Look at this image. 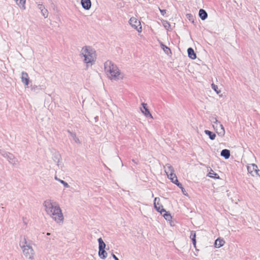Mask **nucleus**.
<instances>
[{"instance_id":"f257e3e1","label":"nucleus","mask_w":260,"mask_h":260,"mask_svg":"<svg viewBox=\"0 0 260 260\" xmlns=\"http://www.w3.org/2000/svg\"><path fill=\"white\" fill-rule=\"evenodd\" d=\"M47 213L57 223H63V216L59 206L51 200H47L43 203Z\"/></svg>"},{"instance_id":"f03ea898","label":"nucleus","mask_w":260,"mask_h":260,"mask_svg":"<svg viewBox=\"0 0 260 260\" xmlns=\"http://www.w3.org/2000/svg\"><path fill=\"white\" fill-rule=\"evenodd\" d=\"M105 70L111 80H117L122 78L117 66L111 61L108 60L105 63Z\"/></svg>"},{"instance_id":"7ed1b4c3","label":"nucleus","mask_w":260,"mask_h":260,"mask_svg":"<svg viewBox=\"0 0 260 260\" xmlns=\"http://www.w3.org/2000/svg\"><path fill=\"white\" fill-rule=\"evenodd\" d=\"M81 55L84 57V61L86 64H92L95 60V52L89 47L85 46L82 48Z\"/></svg>"},{"instance_id":"20e7f679","label":"nucleus","mask_w":260,"mask_h":260,"mask_svg":"<svg viewBox=\"0 0 260 260\" xmlns=\"http://www.w3.org/2000/svg\"><path fill=\"white\" fill-rule=\"evenodd\" d=\"M165 172L168 176V177L171 181L177 185L180 188L183 189L182 185L179 183L177 179L176 174L174 173V170L173 167L170 164H166L165 167Z\"/></svg>"},{"instance_id":"39448f33","label":"nucleus","mask_w":260,"mask_h":260,"mask_svg":"<svg viewBox=\"0 0 260 260\" xmlns=\"http://www.w3.org/2000/svg\"><path fill=\"white\" fill-rule=\"evenodd\" d=\"M154 206L156 211L159 212L167 220H170L171 216L164 209L163 206L160 203L159 198H155L154 200Z\"/></svg>"},{"instance_id":"423d86ee","label":"nucleus","mask_w":260,"mask_h":260,"mask_svg":"<svg viewBox=\"0 0 260 260\" xmlns=\"http://www.w3.org/2000/svg\"><path fill=\"white\" fill-rule=\"evenodd\" d=\"M129 22L131 25L138 32H140L142 31V26L140 20L135 17H132L129 19Z\"/></svg>"},{"instance_id":"0eeeda50","label":"nucleus","mask_w":260,"mask_h":260,"mask_svg":"<svg viewBox=\"0 0 260 260\" xmlns=\"http://www.w3.org/2000/svg\"><path fill=\"white\" fill-rule=\"evenodd\" d=\"M23 254L26 258L31 259L33 257L34 250L31 246L30 245L26 246L22 248Z\"/></svg>"},{"instance_id":"6e6552de","label":"nucleus","mask_w":260,"mask_h":260,"mask_svg":"<svg viewBox=\"0 0 260 260\" xmlns=\"http://www.w3.org/2000/svg\"><path fill=\"white\" fill-rule=\"evenodd\" d=\"M247 171L249 174H250L252 176H255L258 175V169L257 166L254 164H249L247 166Z\"/></svg>"},{"instance_id":"1a4fd4ad","label":"nucleus","mask_w":260,"mask_h":260,"mask_svg":"<svg viewBox=\"0 0 260 260\" xmlns=\"http://www.w3.org/2000/svg\"><path fill=\"white\" fill-rule=\"evenodd\" d=\"M20 78L21 82L25 85V86H27L28 87L29 82V78L28 74L25 72H22Z\"/></svg>"},{"instance_id":"9d476101","label":"nucleus","mask_w":260,"mask_h":260,"mask_svg":"<svg viewBox=\"0 0 260 260\" xmlns=\"http://www.w3.org/2000/svg\"><path fill=\"white\" fill-rule=\"evenodd\" d=\"M143 109H141L142 112L146 116H149L150 118H153V116L149 112V110L147 107V104L145 103H142Z\"/></svg>"},{"instance_id":"9b49d317","label":"nucleus","mask_w":260,"mask_h":260,"mask_svg":"<svg viewBox=\"0 0 260 260\" xmlns=\"http://www.w3.org/2000/svg\"><path fill=\"white\" fill-rule=\"evenodd\" d=\"M81 3L83 8L86 10H89L91 8L90 0H81Z\"/></svg>"},{"instance_id":"f8f14e48","label":"nucleus","mask_w":260,"mask_h":260,"mask_svg":"<svg viewBox=\"0 0 260 260\" xmlns=\"http://www.w3.org/2000/svg\"><path fill=\"white\" fill-rule=\"evenodd\" d=\"M7 159L10 164L13 165H16V162L17 161L14 155L11 153L8 154L7 157Z\"/></svg>"},{"instance_id":"ddd939ff","label":"nucleus","mask_w":260,"mask_h":260,"mask_svg":"<svg viewBox=\"0 0 260 260\" xmlns=\"http://www.w3.org/2000/svg\"><path fill=\"white\" fill-rule=\"evenodd\" d=\"M225 243L223 239L217 238L215 241V247L216 248H220Z\"/></svg>"},{"instance_id":"4468645a","label":"nucleus","mask_w":260,"mask_h":260,"mask_svg":"<svg viewBox=\"0 0 260 260\" xmlns=\"http://www.w3.org/2000/svg\"><path fill=\"white\" fill-rule=\"evenodd\" d=\"M188 55V56L192 59H194L196 58V54L194 52V50L191 48H189L187 50Z\"/></svg>"},{"instance_id":"2eb2a0df","label":"nucleus","mask_w":260,"mask_h":260,"mask_svg":"<svg viewBox=\"0 0 260 260\" xmlns=\"http://www.w3.org/2000/svg\"><path fill=\"white\" fill-rule=\"evenodd\" d=\"M207 12L203 9H200L199 11V16L202 20H205L207 17Z\"/></svg>"},{"instance_id":"dca6fc26","label":"nucleus","mask_w":260,"mask_h":260,"mask_svg":"<svg viewBox=\"0 0 260 260\" xmlns=\"http://www.w3.org/2000/svg\"><path fill=\"white\" fill-rule=\"evenodd\" d=\"M221 155L225 159H228L230 156V151L228 149H223L221 152Z\"/></svg>"},{"instance_id":"f3484780","label":"nucleus","mask_w":260,"mask_h":260,"mask_svg":"<svg viewBox=\"0 0 260 260\" xmlns=\"http://www.w3.org/2000/svg\"><path fill=\"white\" fill-rule=\"evenodd\" d=\"M208 176H209V177H211V178H214V179H219V175L212 169L210 170V172L208 174Z\"/></svg>"},{"instance_id":"a211bd4d","label":"nucleus","mask_w":260,"mask_h":260,"mask_svg":"<svg viewBox=\"0 0 260 260\" xmlns=\"http://www.w3.org/2000/svg\"><path fill=\"white\" fill-rule=\"evenodd\" d=\"M19 245L21 248L25 247L26 246L29 245V244H27V242L25 237H23L20 240Z\"/></svg>"},{"instance_id":"6ab92c4d","label":"nucleus","mask_w":260,"mask_h":260,"mask_svg":"<svg viewBox=\"0 0 260 260\" xmlns=\"http://www.w3.org/2000/svg\"><path fill=\"white\" fill-rule=\"evenodd\" d=\"M99 255L101 258L105 259L107 257V253L105 250V249H99Z\"/></svg>"},{"instance_id":"aec40b11","label":"nucleus","mask_w":260,"mask_h":260,"mask_svg":"<svg viewBox=\"0 0 260 260\" xmlns=\"http://www.w3.org/2000/svg\"><path fill=\"white\" fill-rule=\"evenodd\" d=\"M17 4L20 8L24 9L26 0H15Z\"/></svg>"},{"instance_id":"412c9836","label":"nucleus","mask_w":260,"mask_h":260,"mask_svg":"<svg viewBox=\"0 0 260 260\" xmlns=\"http://www.w3.org/2000/svg\"><path fill=\"white\" fill-rule=\"evenodd\" d=\"M205 133L206 134H207V135L209 136V138H210V139L211 140H214L215 137H216V135L211 132V131H208V130H205Z\"/></svg>"},{"instance_id":"4be33fe9","label":"nucleus","mask_w":260,"mask_h":260,"mask_svg":"<svg viewBox=\"0 0 260 260\" xmlns=\"http://www.w3.org/2000/svg\"><path fill=\"white\" fill-rule=\"evenodd\" d=\"M98 241L99 243V249H105L106 247V244L103 241L102 239L101 238H100L98 239Z\"/></svg>"},{"instance_id":"5701e85b","label":"nucleus","mask_w":260,"mask_h":260,"mask_svg":"<svg viewBox=\"0 0 260 260\" xmlns=\"http://www.w3.org/2000/svg\"><path fill=\"white\" fill-rule=\"evenodd\" d=\"M161 48L166 53L169 54V53H171L170 49L167 47L166 46L162 44Z\"/></svg>"},{"instance_id":"b1692460","label":"nucleus","mask_w":260,"mask_h":260,"mask_svg":"<svg viewBox=\"0 0 260 260\" xmlns=\"http://www.w3.org/2000/svg\"><path fill=\"white\" fill-rule=\"evenodd\" d=\"M212 89L217 93H219L220 92V90L218 89V87L217 85H215L214 84L212 83L211 85Z\"/></svg>"},{"instance_id":"393cba45","label":"nucleus","mask_w":260,"mask_h":260,"mask_svg":"<svg viewBox=\"0 0 260 260\" xmlns=\"http://www.w3.org/2000/svg\"><path fill=\"white\" fill-rule=\"evenodd\" d=\"M41 13H42V15L45 18H46V17H48V10L44 8L43 10H42Z\"/></svg>"},{"instance_id":"a878e982","label":"nucleus","mask_w":260,"mask_h":260,"mask_svg":"<svg viewBox=\"0 0 260 260\" xmlns=\"http://www.w3.org/2000/svg\"><path fill=\"white\" fill-rule=\"evenodd\" d=\"M31 90L35 92H38L39 90L41 89L40 86H38L37 85H31Z\"/></svg>"},{"instance_id":"bb28decb","label":"nucleus","mask_w":260,"mask_h":260,"mask_svg":"<svg viewBox=\"0 0 260 260\" xmlns=\"http://www.w3.org/2000/svg\"><path fill=\"white\" fill-rule=\"evenodd\" d=\"M9 153H10L9 152H5V151H3V152H1V154H2V155L6 158H7V156L8 155V154H9Z\"/></svg>"},{"instance_id":"cd10ccee","label":"nucleus","mask_w":260,"mask_h":260,"mask_svg":"<svg viewBox=\"0 0 260 260\" xmlns=\"http://www.w3.org/2000/svg\"><path fill=\"white\" fill-rule=\"evenodd\" d=\"M196 235L195 232L192 231L191 232V234H190V237H191V239H196Z\"/></svg>"},{"instance_id":"c85d7f7f","label":"nucleus","mask_w":260,"mask_h":260,"mask_svg":"<svg viewBox=\"0 0 260 260\" xmlns=\"http://www.w3.org/2000/svg\"><path fill=\"white\" fill-rule=\"evenodd\" d=\"M220 126L221 128V131L218 133L223 135L224 134V129L222 125H220Z\"/></svg>"},{"instance_id":"c756f323","label":"nucleus","mask_w":260,"mask_h":260,"mask_svg":"<svg viewBox=\"0 0 260 260\" xmlns=\"http://www.w3.org/2000/svg\"><path fill=\"white\" fill-rule=\"evenodd\" d=\"M38 7H39V9L41 10V11H42V10H43L44 8H45L44 7V6L43 5H38Z\"/></svg>"},{"instance_id":"7c9ffc66","label":"nucleus","mask_w":260,"mask_h":260,"mask_svg":"<svg viewBox=\"0 0 260 260\" xmlns=\"http://www.w3.org/2000/svg\"><path fill=\"white\" fill-rule=\"evenodd\" d=\"M191 240L192 241V243H193V244L194 245V247H196V239H192Z\"/></svg>"},{"instance_id":"2f4dec72","label":"nucleus","mask_w":260,"mask_h":260,"mask_svg":"<svg viewBox=\"0 0 260 260\" xmlns=\"http://www.w3.org/2000/svg\"><path fill=\"white\" fill-rule=\"evenodd\" d=\"M55 179L56 180L59 181L60 183H61V181H63V180H61V179H59L56 175L55 176Z\"/></svg>"},{"instance_id":"473e14b6","label":"nucleus","mask_w":260,"mask_h":260,"mask_svg":"<svg viewBox=\"0 0 260 260\" xmlns=\"http://www.w3.org/2000/svg\"><path fill=\"white\" fill-rule=\"evenodd\" d=\"M112 256L115 260H119L118 258L115 256V255L113 254Z\"/></svg>"},{"instance_id":"72a5a7b5","label":"nucleus","mask_w":260,"mask_h":260,"mask_svg":"<svg viewBox=\"0 0 260 260\" xmlns=\"http://www.w3.org/2000/svg\"><path fill=\"white\" fill-rule=\"evenodd\" d=\"M61 183L62 184H63L64 186H65V184H66L65 181L63 180V181H61Z\"/></svg>"},{"instance_id":"f704fd0d","label":"nucleus","mask_w":260,"mask_h":260,"mask_svg":"<svg viewBox=\"0 0 260 260\" xmlns=\"http://www.w3.org/2000/svg\"><path fill=\"white\" fill-rule=\"evenodd\" d=\"M160 12H161V13H164V12H165V10H160Z\"/></svg>"},{"instance_id":"c9c22d12","label":"nucleus","mask_w":260,"mask_h":260,"mask_svg":"<svg viewBox=\"0 0 260 260\" xmlns=\"http://www.w3.org/2000/svg\"><path fill=\"white\" fill-rule=\"evenodd\" d=\"M66 187H68V184L66 183Z\"/></svg>"},{"instance_id":"e433bc0d","label":"nucleus","mask_w":260,"mask_h":260,"mask_svg":"<svg viewBox=\"0 0 260 260\" xmlns=\"http://www.w3.org/2000/svg\"><path fill=\"white\" fill-rule=\"evenodd\" d=\"M181 190H182V192H184V188H183V190H182V189H181Z\"/></svg>"},{"instance_id":"4c0bfd02","label":"nucleus","mask_w":260,"mask_h":260,"mask_svg":"<svg viewBox=\"0 0 260 260\" xmlns=\"http://www.w3.org/2000/svg\"><path fill=\"white\" fill-rule=\"evenodd\" d=\"M47 235H50V233H48L47 234Z\"/></svg>"}]
</instances>
